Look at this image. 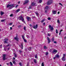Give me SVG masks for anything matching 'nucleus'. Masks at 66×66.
<instances>
[{
  "label": "nucleus",
  "instance_id": "f257e3e1",
  "mask_svg": "<svg viewBox=\"0 0 66 66\" xmlns=\"http://www.w3.org/2000/svg\"><path fill=\"white\" fill-rule=\"evenodd\" d=\"M15 7V6L14 5V4H8L7 5V7H9L10 9H12L13 7Z\"/></svg>",
  "mask_w": 66,
  "mask_h": 66
},
{
  "label": "nucleus",
  "instance_id": "f03ea898",
  "mask_svg": "<svg viewBox=\"0 0 66 66\" xmlns=\"http://www.w3.org/2000/svg\"><path fill=\"white\" fill-rule=\"evenodd\" d=\"M19 18L22 21L24 22V23H26V22L24 21V20L23 19V18L21 15L19 17Z\"/></svg>",
  "mask_w": 66,
  "mask_h": 66
},
{
  "label": "nucleus",
  "instance_id": "7ed1b4c3",
  "mask_svg": "<svg viewBox=\"0 0 66 66\" xmlns=\"http://www.w3.org/2000/svg\"><path fill=\"white\" fill-rule=\"evenodd\" d=\"M53 2L52 0H49L47 2V5H50Z\"/></svg>",
  "mask_w": 66,
  "mask_h": 66
},
{
  "label": "nucleus",
  "instance_id": "20e7f679",
  "mask_svg": "<svg viewBox=\"0 0 66 66\" xmlns=\"http://www.w3.org/2000/svg\"><path fill=\"white\" fill-rule=\"evenodd\" d=\"M48 27L51 31H53L54 30V28L52 27L51 25H49Z\"/></svg>",
  "mask_w": 66,
  "mask_h": 66
},
{
  "label": "nucleus",
  "instance_id": "39448f33",
  "mask_svg": "<svg viewBox=\"0 0 66 66\" xmlns=\"http://www.w3.org/2000/svg\"><path fill=\"white\" fill-rule=\"evenodd\" d=\"M6 54H4L3 55V60H4V61L6 60Z\"/></svg>",
  "mask_w": 66,
  "mask_h": 66
},
{
  "label": "nucleus",
  "instance_id": "423d86ee",
  "mask_svg": "<svg viewBox=\"0 0 66 66\" xmlns=\"http://www.w3.org/2000/svg\"><path fill=\"white\" fill-rule=\"evenodd\" d=\"M31 5L32 6H37V4H36V3H35L34 2H33L31 4Z\"/></svg>",
  "mask_w": 66,
  "mask_h": 66
},
{
  "label": "nucleus",
  "instance_id": "0eeeda50",
  "mask_svg": "<svg viewBox=\"0 0 66 66\" xmlns=\"http://www.w3.org/2000/svg\"><path fill=\"white\" fill-rule=\"evenodd\" d=\"M57 52V50H54L53 51V53L54 54H55V53H56Z\"/></svg>",
  "mask_w": 66,
  "mask_h": 66
},
{
  "label": "nucleus",
  "instance_id": "6e6552de",
  "mask_svg": "<svg viewBox=\"0 0 66 66\" xmlns=\"http://www.w3.org/2000/svg\"><path fill=\"white\" fill-rule=\"evenodd\" d=\"M47 40H48V44H50V43L51 42V40H50V39L48 37H47Z\"/></svg>",
  "mask_w": 66,
  "mask_h": 66
},
{
  "label": "nucleus",
  "instance_id": "1a4fd4ad",
  "mask_svg": "<svg viewBox=\"0 0 66 66\" xmlns=\"http://www.w3.org/2000/svg\"><path fill=\"white\" fill-rule=\"evenodd\" d=\"M38 27V26L37 24L36 25V26H34L33 27V28L34 29H37V27Z\"/></svg>",
  "mask_w": 66,
  "mask_h": 66
},
{
  "label": "nucleus",
  "instance_id": "9d476101",
  "mask_svg": "<svg viewBox=\"0 0 66 66\" xmlns=\"http://www.w3.org/2000/svg\"><path fill=\"white\" fill-rule=\"evenodd\" d=\"M18 36L16 35V37H15L14 38V39H15L17 41H18Z\"/></svg>",
  "mask_w": 66,
  "mask_h": 66
},
{
  "label": "nucleus",
  "instance_id": "9b49d317",
  "mask_svg": "<svg viewBox=\"0 0 66 66\" xmlns=\"http://www.w3.org/2000/svg\"><path fill=\"white\" fill-rule=\"evenodd\" d=\"M19 46L22 49H23V44H22V43L21 44V45H19Z\"/></svg>",
  "mask_w": 66,
  "mask_h": 66
},
{
  "label": "nucleus",
  "instance_id": "f8f14e48",
  "mask_svg": "<svg viewBox=\"0 0 66 66\" xmlns=\"http://www.w3.org/2000/svg\"><path fill=\"white\" fill-rule=\"evenodd\" d=\"M52 13L53 14H56V11L53 10L52 11Z\"/></svg>",
  "mask_w": 66,
  "mask_h": 66
},
{
  "label": "nucleus",
  "instance_id": "ddd939ff",
  "mask_svg": "<svg viewBox=\"0 0 66 66\" xmlns=\"http://www.w3.org/2000/svg\"><path fill=\"white\" fill-rule=\"evenodd\" d=\"M28 2H29V0H26L25 1V2L24 3V4H27Z\"/></svg>",
  "mask_w": 66,
  "mask_h": 66
},
{
  "label": "nucleus",
  "instance_id": "4468645a",
  "mask_svg": "<svg viewBox=\"0 0 66 66\" xmlns=\"http://www.w3.org/2000/svg\"><path fill=\"white\" fill-rule=\"evenodd\" d=\"M4 40H5V42H4V43H6V44H8V43L7 42V41H8V40H9V39H4Z\"/></svg>",
  "mask_w": 66,
  "mask_h": 66
},
{
  "label": "nucleus",
  "instance_id": "2eb2a0df",
  "mask_svg": "<svg viewBox=\"0 0 66 66\" xmlns=\"http://www.w3.org/2000/svg\"><path fill=\"white\" fill-rule=\"evenodd\" d=\"M20 11V9H18L17 10H16V11L15 12V13H18V12H19V11Z\"/></svg>",
  "mask_w": 66,
  "mask_h": 66
},
{
  "label": "nucleus",
  "instance_id": "dca6fc26",
  "mask_svg": "<svg viewBox=\"0 0 66 66\" xmlns=\"http://www.w3.org/2000/svg\"><path fill=\"white\" fill-rule=\"evenodd\" d=\"M55 57H56L57 58H59V57H60V55L58 54H57L55 55Z\"/></svg>",
  "mask_w": 66,
  "mask_h": 66
},
{
  "label": "nucleus",
  "instance_id": "f3484780",
  "mask_svg": "<svg viewBox=\"0 0 66 66\" xmlns=\"http://www.w3.org/2000/svg\"><path fill=\"white\" fill-rule=\"evenodd\" d=\"M30 17L28 16H27L26 19L28 21H29V19H30Z\"/></svg>",
  "mask_w": 66,
  "mask_h": 66
},
{
  "label": "nucleus",
  "instance_id": "a211bd4d",
  "mask_svg": "<svg viewBox=\"0 0 66 66\" xmlns=\"http://www.w3.org/2000/svg\"><path fill=\"white\" fill-rule=\"evenodd\" d=\"M14 57H17V55L15 54V53H14Z\"/></svg>",
  "mask_w": 66,
  "mask_h": 66
},
{
  "label": "nucleus",
  "instance_id": "6ab92c4d",
  "mask_svg": "<svg viewBox=\"0 0 66 66\" xmlns=\"http://www.w3.org/2000/svg\"><path fill=\"white\" fill-rule=\"evenodd\" d=\"M6 20V19H2L1 20V22H4Z\"/></svg>",
  "mask_w": 66,
  "mask_h": 66
},
{
  "label": "nucleus",
  "instance_id": "aec40b11",
  "mask_svg": "<svg viewBox=\"0 0 66 66\" xmlns=\"http://www.w3.org/2000/svg\"><path fill=\"white\" fill-rule=\"evenodd\" d=\"M62 60L63 61H65V57H62Z\"/></svg>",
  "mask_w": 66,
  "mask_h": 66
},
{
  "label": "nucleus",
  "instance_id": "412c9836",
  "mask_svg": "<svg viewBox=\"0 0 66 66\" xmlns=\"http://www.w3.org/2000/svg\"><path fill=\"white\" fill-rule=\"evenodd\" d=\"M3 14H4V13L2 11H1V15H3Z\"/></svg>",
  "mask_w": 66,
  "mask_h": 66
},
{
  "label": "nucleus",
  "instance_id": "4be33fe9",
  "mask_svg": "<svg viewBox=\"0 0 66 66\" xmlns=\"http://www.w3.org/2000/svg\"><path fill=\"white\" fill-rule=\"evenodd\" d=\"M34 61L35 63H37V61H36V59H34Z\"/></svg>",
  "mask_w": 66,
  "mask_h": 66
},
{
  "label": "nucleus",
  "instance_id": "5701e85b",
  "mask_svg": "<svg viewBox=\"0 0 66 66\" xmlns=\"http://www.w3.org/2000/svg\"><path fill=\"white\" fill-rule=\"evenodd\" d=\"M44 48L45 49H47L48 48H47V47H46V46H44Z\"/></svg>",
  "mask_w": 66,
  "mask_h": 66
},
{
  "label": "nucleus",
  "instance_id": "b1692460",
  "mask_svg": "<svg viewBox=\"0 0 66 66\" xmlns=\"http://www.w3.org/2000/svg\"><path fill=\"white\" fill-rule=\"evenodd\" d=\"M26 37L28 38H30V36L29 35H26Z\"/></svg>",
  "mask_w": 66,
  "mask_h": 66
},
{
  "label": "nucleus",
  "instance_id": "393cba45",
  "mask_svg": "<svg viewBox=\"0 0 66 66\" xmlns=\"http://www.w3.org/2000/svg\"><path fill=\"white\" fill-rule=\"evenodd\" d=\"M45 9H46V10H47L48 9V6H46V7H45Z\"/></svg>",
  "mask_w": 66,
  "mask_h": 66
},
{
  "label": "nucleus",
  "instance_id": "a878e982",
  "mask_svg": "<svg viewBox=\"0 0 66 66\" xmlns=\"http://www.w3.org/2000/svg\"><path fill=\"white\" fill-rule=\"evenodd\" d=\"M52 42H53V41H54V38H53V37L52 38Z\"/></svg>",
  "mask_w": 66,
  "mask_h": 66
},
{
  "label": "nucleus",
  "instance_id": "bb28decb",
  "mask_svg": "<svg viewBox=\"0 0 66 66\" xmlns=\"http://www.w3.org/2000/svg\"><path fill=\"white\" fill-rule=\"evenodd\" d=\"M22 27V26L20 25L18 27V28H20V27Z\"/></svg>",
  "mask_w": 66,
  "mask_h": 66
},
{
  "label": "nucleus",
  "instance_id": "cd10ccee",
  "mask_svg": "<svg viewBox=\"0 0 66 66\" xmlns=\"http://www.w3.org/2000/svg\"><path fill=\"white\" fill-rule=\"evenodd\" d=\"M22 37L23 39H24V35H23L22 36Z\"/></svg>",
  "mask_w": 66,
  "mask_h": 66
},
{
  "label": "nucleus",
  "instance_id": "c85d7f7f",
  "mask_svg": "<svg viewBox=\"0 0 66 66\" xmlns=\"http://www.w3.org/2000/svg\"><path fill=\"white\" fill-rule=\"evenodd\" d=\"M10 64L11 65V66H13V63H12V62H10Z\"/></svg>",
  "mask_w": 66,
  "mask_h": 66
},
{
  "label": "nucleus",
  "instance_id": "c756f323",
  "mask_svg": "<svg viewBox=\"0 0 66 66\" xmlns=\"http://www.w3.org/2000/svg\"><path fill=\"white\" fill-rule=\"evenodd\" d=\"M28 50H29V51H31V47H30L28 48Z\"/></svg>",
  "mask_w": 66,
  "mask_h": 66
},
{
  "label": "nucleus",
  "instance_id": "7c9ffc66",
  "mask_svg": "<svg viewBox=\"0 0 66 66\" xmlns=\"http://www.w3.org/2000/svg\"><path fill=\"white\" fill-rule=\"evenodd\" d=\"M23 40L24 41V42H25V43H27V40H26V39H23Z\"/></svg>",
  "mask_w": 66,
  "mask_h": 66
},
{
  "label": "nucleus",
  "instance_id": "2f4dec72",
  "mask_svg": "<svg viewBox=\"0 0 66 66\" xmlns=\"http://www.w3.org/2000/svg\"><path fill=\"white\" fill-rule=\"evenodd\" d=\"M44 21H45V20L43 19L41 21V22L42 23V22H43Z\"/></svg>",
  "mask_w": 66,
  "mask_h": 66
},
{
  "label": "nucleus",
  "instance_id": "473e14b6",
  "mask_svg": "<svg viewBox=\"0 0 66 66\" xmlns=\"http://www.w3.org/2000/svg\"><path fill=\"white\" fill-rule=\"evenodd\" d=\"M9 46H10V44H8V45H6V46H5V47H9Z\"/></svg>",
  "mask_w": 66,
  "mask_h": 66
},
{
  "label": "nucleus",
  "instance_id": "72a5a7b5",
  "mask_svg": "<svg viewBox=\"0 0 66 66\" xmlns=\"http://www.w3.org/2000/svg\"><path fill=\"white\" fill-rule=\"evenodd\" d=\"M23 29L25 31H26V27L24 26L23 28Z\"/></svg>",
  "mask_w": 66,
  "mask_h": 66
},
{
  "label": "nucleus",
  "instance_id": "f704fd0d",
  "mask_svg": "<svg viewBox=\"0 0 66 66\" xmlns=\"http://www.w3.org/2000/svg\"><path fill=\"white\" fill-rule=\"evenodd\" d=\"M42 66H44V62H42Z\"/></svg>",
  "mask_w": 66,
  "mask_h": 66
},
{
  "label": "nucleus",
  "instance_id": "c9c22d12",
  "mask_svg": "<svg viewBox=\"0 0 66 66\" xmlns=\"http://www.w3.org/2000/svg\"><path fill=\"white\" fill-rule=\"evenodd\" d=\"M13 16V14H11V15H10V17H12Z\"/></svg>",
  "mask_w": 66,
  "mask_h": 66
},
{
  "label": "nucleus",
  "instance_id": "e433bc0d",
  "mask_svg": "<svg viewBox=\"0 0 66 66\" xmlns=\"http://www.w3.org/2000/svg\"><path fill=\"white\" fill-rule=\"evenodd\" d=\"M22 63H21V62H20L19 63V65H20V66H22Z\"/></svg>",
  "mask_w": 66,
  "mask_h": 66
},
{
  "label": "nucleus",
  "instance_id": "4c0bfd02",
  "mask_svg": "<svg viewBox=\"0 0 66 66\" xmlns=\"http://www.w3.org/2000/svg\"><path fill=\"white\" fill-rule=\"evenodd\" d=\"M13 64H16V62H15V61H13Z\"/></svg>",
  "mask_w": 66,
  "mask_h": 66
},
{
  "label": "nucleus",
  "instance_id": "58836bf2",
  "mask_svg": "<svg viewBox=\"0 0 66 66\" xmlns=\"http://www.w3.org/2000/svg\"><path fill=\"white\" fill-rule=\"evenodd\" d=\"M48 20H51V18H50V17H49L48 18Z\"/></svg>",
  "mask_w": 66,
  "mask_h": 66
},
{
  "label": "nucleus",
  "instance_id": "ea45409f",
  "mask_svg": "<svg viewBox=\"0 0 66 66\" xmlns=\"http://www.w3.org/2000/svg\"><path fill=\"white\" fill-rule=\"evenodd\" d=\"M46 25V24H45V23L44 22L43 23V26H45Z\"/></svg>",
  "mask_w": 66,
  "mask_h": 66
},
{
  "label": "nucleus",
  "instance_id": "a19ab883",
  "mask_svg": "<svg viewBox=\"0 0 66 66\" xmlns=\"http://www.w3.org/2000/svg\"><path fill=\"white\" fill-rule=\"evenodd\" d=\"M27 66H29V62H28L27 63Z\"/></svg>",
  "mask_w": 66,
  "mask_h": 66
},
{
  "label": "nucleus",
  "instance_id": "79ce46f5",
  "mask_svg": "<svg viewBox=\"0 0 66 66\" xmlns=\"http://www.w3.org/2000/svg\"><path fill=\"white\" fill-rule=\"evenodd\" d=\"M32 9V7L31 6H30L29 8H28V9Z\"/></svg>",
  "mask_w": 66,
  "mask_h": 66
},
{
  "label": "nucleus",
  "instance_id": "37998d69",
  "mask_svg": "<svg viewBox=\"0 0 66 66\" xmlns=\"http://www.w3.org/2000/svg\"><path fill=\"white\" fill-rule=\"evenodd\" d=\"M42 2V0H39V3H41Z\"/></svg>",
  "mask_w": 66,
  "mask_h": 66
},
{
  "label": "nucleus",
  "instance_id": "c03bdc74",
  "mask_svg": "<svg viewBox=\"0 0 66 66\" xmlns=\"http://www.w3.org/2000/svg\"><path fill=\"white\" fill-rule=\"evenodd\" d=\"M35 58H36V59H37V54H36L35 56Z\"/></svg>",
  "mask_w": 66,
  "mask_h": 66
},
{
  "label": "nucleus",
  "instance_id": "a18cd8bd",
  "mask_svg": "<svg viewBox=\"0 0 66 66\" xmlns=\"http://www.w3.org/2000/svg\"><path fill=\"white\" fill-rule=\"evenodd\" d=\"M35 14L37 16H38V13L36 12L35 13Z\"/></svg>",
  "mask_w": 66,
  "mask_h": 66
},
{
  "label": "nucleus",
  "instance_id": "49530a36",
  "mask_svg": "<svg viewBox=\"0 0 66 66\" xmlns=\"http://www.w3.org/2000/svg\"><path fill=\"white\" fill-rule=\"evenodd\" d=\"M49 53L48 52H46V55H47Z\"/></svg>",
  "mask_w": 66,
  "mask_h": 66
},
{
  "label": "nucleus",
  "instance_id": "de8ad7c7",
  "mask_svg": "<svg viewBox=\"0 0 66 66\" xmlns=\"http://www.w3.org/2000/svg\"><path fill=\"white\" fill-rule=\"evenodd\" d=\"M13 24V23H10V24H9V25H10V26H11V25H12V24Z\"/></svg>",
  "mask_w": 66,
  "mask_h": 66
},
{
  "label": "nucleus",
  "instance_id": "09e8293b",
  "mask_svg": "<svg viewBox=\"0 0 66 66\" xmlns=\"http://www.w3.org/2000/svg\"><path fill=\"white\" fill-rule=\"evenodd\" d=\"M57 22L58 23H60V20H58L57 21Z\"/></svg>",
  "mask_w": 66,
  "mask_h": 66
},
{
  "label": "nucleus",
  "instance_id": "8fccbe9b",
  "mask_svg": "<svg viewBox=\"0 0 66 66\" xmlns=\"http://www.w3.org/2000/svg\"><path fill=\"white\" fill-rule=\"evenodd\" d=\"M66 55H65V54H63V57H65V56Z\"/></svg>",
  "mask_w": 66,
  "mask_h": 66
},
{
  "label": "nucleus",
  "instance_id": "3c124183",
  "mask_svg": "<svg viewBox=\"0 0 66 66\" xmlns=\"http://www.w3.org/2000/svg\"><path fill=\"white\" fill-rule=\"evenodd\" d=\"M56 33L57 34L58 33V31H57V29H56Z\"/></svg>",
  "mask_w": 66,
  "mask_h": 66
},
{
  "label": "nucleus",
  "instance_id": "603ef678",
  "mask_svg": "<svg viewBox=\"0 0 66 66\" xmlns=\"http://www.w3.org/2000/svg\"><path fill=\"white\" fill-rule=\"evenodd\" d=\"M59 4H60V5H61V6H63V5H62V4L61 3H59Z\"/></svg>",
  "mask_w": 66,
  "mask_h": 66
},
{
  "label": "nucleus",
  "instance_id": "864d4df0",
  "mask_svg": "<svg viewBox=\"0 0 66 66\" xmlns=\"http://www.w3.org/2000/svg\"><path fill=\"white\" fill-rule=\"evenodd\" d=\"M59 4H60V5H61V6H63V5H62V4L61 3H59Z\"/></svg>",
  "mask_w": 66,
  "mask_h": 66
},
{
  "label": "nucleus",
  "instance_id": "5fc2aeb1",
  "mask_svg": "<svg viewBox=\"0 0 66 66\" xmlns=\"http://www.w3.org/2000/svg\"><path fill=\"white\" fill-rule=\"evenodd\" d=\"M59 4H60V5H61V6H63V5H62V4L61 3H59Z\"/></svg>",
  "mask_w": 66,
  "mask_h": 66
},
{
  "label": "nucleus",
  "instance_id": "6e6d98bb",
  "mask_svg": "<svg viewBox=\"0 0 66 66\" xmlns=\"http://www.w3.org/2000/svg\"><path fill=\"white\" fill-rule=\"evenodd\" d=\"M54 43H55V44H56L57 43V42H56V41H54Z\"/></svg>",
  "mask_w": 66,
  "mask_h": 66
},
{
  "label": "nucleus",
  "instance_id": "4d7b16f0",
  "mask_svg": "<svg viewBox=\"0 0 66 66\" xmlns=\"http://www.w3.org/2000/svg\"><path fill=\"white\" fill-rule=\"evenodd\" d=\"M10 47H8L7 49V50H10Z\"/></svg>",
  "mask_w": 66,
  "mask_h": 66
},
{
  "label": "nucleus",
  "instance_id": "13d9d810",
  "mask_svg": "<svg viewBox=\"0 0 66 66\" xmlns=\"http://www.w3.org/2000/svg\"><path fill=\"white\" fill-rule=\"evenodd\" d=\"M22 52V51H19V53H21V52Z\"/></svg>",
  "mask_w": 66,
  "mask_h": 66
},
{
  "label": "nucleus",
  "instance_id": "bf43d9fd",
  "mask_svg": "<svg viewBox=\"0 0 66 66\" xmlns=\"http://www.w3.org/2000/svg\"><path fill=\"white\" fill-rule=\"evenodd\" d=\"M48 35L49 36H50V34H49V33L48 34Z\"/></svg>",
  "mask_w": 66,
  "mask_h": 66
},
{
  "label": "nucleus",
  "instance_id": "052dcab7",
  "mask_svg": "<svg viewBox=\"0 0 66 66\" xmlns=\"http://www.w3.org/2000/svg\"><path fill=\"white\" fill-rule=\"evenodd\" d=\"M4 50L5 51H6V49H5V47H4Z\"/></svg>",
  "mask_w": 66,
  "mask_h": 66
},
{
  "label": "nucleus",
  "instance_id": "680f3d73",
  "mask_svg": "<svg viewBox=\"0 0 66 66\" xmlns=\"http://www.w3.org/2000/svg\"><path fill=\"white\" fill-rule=\"evenodd\" d=\"M10 29L11 30H12V27H10Z\"/></svg>",
  "mask_w": 66,
  "mask_h": 66
},
{
  "label": "nucleus",
  "instance_id": "e2e57ef3",
  "mask_svg": "<svg viewBox=\"0 0 66 66\" xmlns=\"http://www.w3.org/2000/svg\"><path fill=\"white\" fill-rule=\"evenodd\" d=\"M6 64H7V65H9V63H6Z\"/></svg>",
  "mask_w": 66,
  "mask_h": 66
},
{
  "label": "nucleus",
  "instance_id": "0e129e2a",
  "mask_svg": "<svg viewBox=\"0 0 66 66\" xmlns=\"http://www.w3.org/2000/svg\"><path fill=\"white\" fill-rule=\"evenodd\" d=\"M18 5H17L15 7V8H17V6H18Z\"/></svg>",
  "mask_w": 66,
  "mask_h": 66
},
{
  "label": "nucleus",
  "instance_id": "69168bd1",
  "mask_svg": "<svg viewBox=\"0 0 66 66\" xmlns=\"http://www.w3.org/2000/svg\"><path fill=\"white\" fill-rule=\"evenodd\" d=\"M13 59L14 60H15V58H14V57H13Z\"/></svg>",
  "mask_w": 66,
  "mask_h": 66
},
{
  "label": "nucleus",
  "instance_id": "338daca9",
  "mask_svg": "<svg viewBox=\"0 0 66 66\" xmlns=\"http://www.w3.org/2000/svg\"><path fill=\"white\" fill-rule=\"evenodd\" d=\"M57 14H60V12H58Z\"/></svg>",
  "mask_w": 66,
  "mask_h": 66
},
{
  "label": "nucleus",
  "instance_id": "774afa93",
  "mask_svg": "<svg viewBox=\"0 0 66 66\" xmlns=\"http://www.w3.org/2000/svg\"><path fill=\"white\" fill-rule=\"evenodd\" d=\"M56 57H54V58H53V59H54H54H55V58H56Z\"/></svg>",
  "mask_w": 66,
  "mask_h": 66
}]
</instances>
